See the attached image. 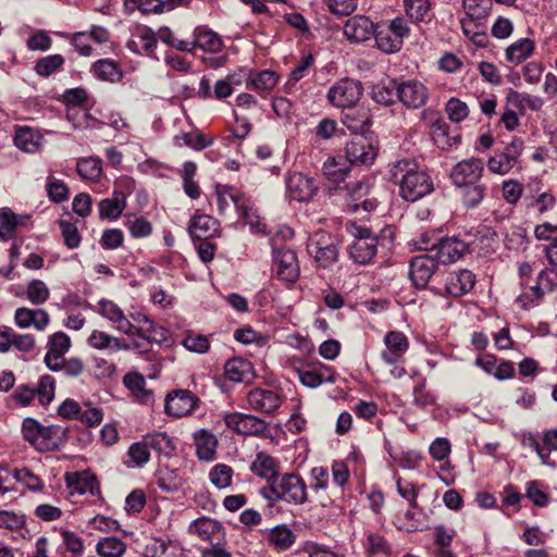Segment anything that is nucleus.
<instances>
[{"label": "nucleus", "mask_w": 557, "mask_h": 557, "mask_svg": "<svg viewBox=\"0 0 557 557\" xmlns=\"http://www.w3.org/2000/svg\"><path fill=\"white\" fill-rule=\"evenodd\" d=\"M95 71L99 78L109 82H119L122 78V72L115 62L110 60H99L95 63Z\"/></svg>", "instance_id": "52"}, {"label": "nucleus", "mask_w": 557, "mask_h": 557, "mask_svg": "<svg viewBox=\"0 0 557 557\" xmlns=\"http://www.w3.org/2000/svg\"><path fill=\"white\" fill-rule=\"evenodd\" d=\"M46 187L48 196L52 201L62 202L67 199L69 189L63 181L49 176Z\"/></svg>", "instance_id": "64"}, {"label": "nucleus", "mask_w": 557, "mask_h": 557, "mask_svg": "<svg viewBox=\"0 0 557 557\" xmlns=\"http://www.w3.org/2000/svg\"><path fill=\"white\" fill-rule=\"evenodd\" d=\"M296 540L294 532L286 525L280 524L270 530L268 541L276 550L288 549Z\"/></svg>", "instance_id": "38"}, {"label": "nucleus", "mask_w": 557, "mask_h": 557, "mask_svg": "<svg viewBox=\"0 0 557 557\" xmlns=\"http://www.w3.org/2000/svg\"><path fill=\"white\" fill-rule=\"evenodd\" d=\"M224 422L230 430L245 436H267L269 424L252 414L231 412L224 416Z\"/></svg>", "instance_id": "6"}, {"label": "nucleus", "mask_w": 557, "mask_h": 557, "mask_svg": "<svg viewBox=\"0 0 557 557\" xmlns=\"http://www.w3.org/2000/svg\"><path fill=\"white\" fill-rule=\"evenodd\" d=\"M36 395L41 405L49 404L54 396V380L50 375H44L40 377L37 388L35 389Z\"/></svg>", "instance_id": "63"}, {"label": "nucleus", "mask_w": 557, "mask_h": 557, "mask_svg": "<svg viewBox=\"0 0 557 557\" xmlns=\"http://www.w3.org/2000/svg\"><path fill=\"white\" fill-rule=\"evenodd\" d=\"M13 478L30 491H41L44 488L41 479L27 468L15 469Z\"/></svg>", "instance_id": "55"}, {"label": "nucleus", "mask_w": 557, "mask_h": 557, "mask_svg": "<svg viewBox=\"0 0 557 557\" xmlns=\"http://www.w3.org/2000/svg\"><path fill=\"white\" fill-rule=\"evenodd\" d=\"M64 63V59L60 54H52L41 58L35 65V71L40 76H49Z\"/></svg>", "instance_id": "54"}, {"label": "nucleus", "mask_w": 557, "mask_h": 557, "mask_svg": "<svg viewBox=\"0 0 557 557\" xmlns=\"http://www.w3.org/2000/svg\"><path fill=\"white\" fill-rule=\"evenodd\" d=\"M438 263L433 255H421L411 259L409 276L417 288L426 287Z\"/></svg>", "instance_id": "13"}, {"label": "nucleus", "mask_w": 557, "mask_h": 557, "mask_svg": "<svg viewBox=\"0 0 557 557\" xmlns=\"http://www.w3.org/2000/svg\"><path fill=\"white\" fill-rule=\"evenodd\" d=\"M463 10L471 21L482 20L488 15L490 0H462Z\"/></svg>", "instance_id": "48"}, {"label": "nucleus", "mask_w": 557, "mask_h": 557, "mask_svg": "<svg viewBox=\"0 0 557 557\" xmlns=\"http://www.w3.org/2000/svg\"><path fill=\"white\" fill-rule=\"evenodd\" d=\"M27 215L15 214L10 208L0 209V238L10 240L14 237L17 227L25 224Z\"/></svg>", "instance_id": "29"}, {"label": "nucleus", "mask_w": 557, "mask_h": 557, "mask_svg": "<svg viewBox=\"0 0 557 557\" xmlns=\"http://www.w3.org/2000/svg\"><path fill=\"white\" fill-rule=\"evenodd\" d=\"M474 283L475 277L471 271L460 270L448 275L445 289L448 295L460 297L470 292Z\"/></svg>", "instance_id": "26"}, {"label": "nucleus", "mask_w": 557, "mask_h": 557, "mask_svg": "<svg viewBox=\"0 0 557 557\" xmlns=\"http://www.w3.org/2000/svg\"><path fill=\"white\" fill-rule=\"evenodd\" d=\"M132 327L128 336L136 335L138 338L150 342L154 335L164 337L165 330L158 326L148 315L141 312L131 314Z\"/></svg>", "instance_id": "23"}, {"label": "nucleus", "mask_w": 557, "mask_h": 557, "mask_svg": "<svg viewBox=\"0 0 557 557\" xmlns=\"http://www.w3.org/2000/svg\"><path fill=\"white\" fill-rule=\"evenodd\" d=\"M391 178L399 184L400 196L407 201H417L433 191V181L418 164L408 159L395 162Z\"/></svg>", "instance_id": "1"}, {"label": "nucleus", "mask_w": 557, "mask_h": 557, "mask_svg": "<svg viewBox=\"0 0 557 557\" xmlns=\"http://www.w3.org/2000/svg\"><path fill=\"white\" fill-rule=\"evenodd\" d=\"M126 201L122 191H114L112 198L102 199L99 205V215L101 219L116 220L125 209Z\"/></svg>", "instance_id": "34"}, {"label": "nucleus", "mask_w": 557, "mask_h": 557, "mask_svg": "<svg viewBox=\"0 0 557 557\" xmlns=\"http://www.w3.org/2000/svg\"><path fill=\"white\" fill-rule=\"evenodd\" d=\"M247 401L252 410L271 414L281 406L282 397L274 391L255 388L248 393Z\"/></svg>", "instance_id": "16"}, {"label": "nucleus", "mask_w": 557, "mask_h": 557, "mask_svg": "<svg viewBox=\"0 0 557 557\" xmlns=\"http://www.w3.org/2000/svg\"><path fill=\"white\" fill-rule=\"evenodd\" d=\"M199 399L188 389H178L168 394L165 398V412L180 418L191 413L198 406Z\"/></svg>", "instance_id": "12"}, {"label": "nucleus", "mask_w": 557, "mask_h": 557, "mask_svg": "<svg viewBox=\"0 0 557 557\" xmlns=\"http://www.w3.org/2000/svg\"><path fill=\"white\" fill-rule=\"evenodd\" d=\"M429 99L424 84L416 79L398 83V100L410 110L423 107Z\"/></svg>", "instance_id": "11"}, {"label": "nucleus", "mask_w": 557, "mask_h": 557, "mask_svg": "<svg viewBox=\"0 0 557 557\" xmlns=\"http://www.w3.org/2000/svg\"><path fill=\"white\" fill-rule=\"evenodd\" d=\"M188 41L190 45L189 52H193L195 48H199L205 52L218 53L223 47V41L220 36L206 27H196L193 40Z\"/></svg>", "instance_id": "24"}, {"label": "nucleus", "mask_w": 557, "mask_h": 557, "mask_svg": "<svg viewBox=\"0 0 557 557\" xmlns=\"http://www.w3.org/2000/svg\"><path fill=\"white\" fill-rule=\"evenodd\" d=\"M88 344L98 350L119 351L131 349V345L127 342L98 330L91 332L88 337Z\"/></svg>", "instance_id": "28"}, {"label": "nucleus", "mask_w": 557, "mask_h": 557, "mask_svg": "<svg viewBox=\"0 0 557 557\" xmlns=\"http://www.w3.org/2000/svg\"><path fill=\"white\" fill-rule=\"evenodd\" d=\"M484 170V162L480 158H469L454 165L450 171L453 184L457 187H463L469 184L478 183Z\"/></svg>", "instance_id": "9"}, {"label": "nucleus", "mask_w": 557, "mask_h": 557, "mask_svg": "<svg viewBox=\"0 0 557 557\" xmlns=\"http://www.w3.org/2000/svg\"><path fill=\"white\" fill-rule=\"evenodd\" d=\"M307 250L322 268H327L337 260L338 252L335 245L321 248L314 244H307Z\"/></svg>", "instance_id": "44"}, {"label": "nucleus", "mask_w": 557, "mask_h": 557, "mask_svg": "<svg viewBox=\"0 0 557 557\" xmlns=\"http://www.w3.org/2000/svg\"><path fill=\"white\" fill-rule=\"evenodd\" d=\"M277 79L278 77L275 72L265 70L257 73L251 78V84L258 91H269L275 87Z\"/></svg>", "instance_id": "59"}, {"label": "nucleus", "mask_w": 557, "mask_h": 557, "mask_svg": "<svg viewBox=\"0 0 557 557\" xmlns=\"http://www.w3.org/2000/svg\"><path fill=\"white\" fill-rule=\"evenodd\" d=\"M76 170L83 180L98 181L102 172L101 160L92 157L79 159Z\"/></svg>", "instance_id": "41"}, {"label": "nucleus", "mask_w": 557, "mask_h": 557, "mask_svg": "<svg viewBox=\"0 0 557 557\" xmlns=\"http://www.w3.org/2000/svg\"><path fill=\"white\" fill-rule=\"evenodd\" d=\"M372 99L382 106H392L395 99H398V82L395 79H384L372 87Z\"/></svg>", "instance_id": "30"}, {"label": "nucleus", "mask_w": 557, "mask_h": 557, "mask_svg": "<svg viewBox=\"0 0 557 557\" xmlns=\"http://www.w3.org/2000/svg\"><path fill=\"white\" fill-rule=\"evenodd\" d=\"M238 199H244V196L236 191L233 187L224 185L216 186V200L220 213H224V211L228 208L230 202H233L236 207V201Z\"/></svg>", "instance_id": "53"}, {"label": "nucleus", "mask_w": 557, "mask_h": 557, "mask_svg": "<svg viewBox=\"0 0 557 557\" xmlns=\"http://www.w3.org/2000/svg\"><path fill=\"white\" fill-rule=\"evenodd\" d=\"M48 345L45 363L51 371H60L62 358L71 347L70 337L63 332H57L49 337Z\"/></svg>", "instance_id": "18"}, {"label": "nucleus", "mask_w": 557, "mask_h": 557, "mask_svg": "<svg viewBox=\"0 0 557 557\" xmlns=\"http://www.w3.org/2000/svg\"><path fill=\"white\" fill-rule=\"evenodd\" d=\"M376 153V141L367 133L356 134L346 145V159L350 164L369 165Z\"/></svg>", "instance_id": "4"}, {"label": "nucleus", "mask_w": 557, "mask_h": 557, "mask_svg": "<svg viewBox=\"0 0 557 557\" xmlns=\"http://www.w3.org/2000/svg\"><path fill=\"white\" fill-rule=\"evenodd\" d=\"M462 200L469 208H474L481 203L485 195V186L474 183L465 186Z\"/></svg>", "instance_id": "56"}, {"label": "nucleus", "mask_w": 557, "mask_h": 557, "mask_svg": "<svg viewBox=\"0 0 557 557\" xmlns=\"http://www.w3.org/2000/svg\"><path fill=\"white\" fill-rule=\"evenodd\" d=\"M346 228L354 237V242L349 247L350 258L359 264L371 262L376 255L377 237L373 235L369 228L359 226L352 222L347 223Z\"/></svg>", "instance_id": "3"}, {"label": "nucleus", "mask_w": 557, "mask_h": 557, "mask_svg": "<svg viewBox=\"0 0 557 557\" xmlns=\"http://www.w3.org/2000/svg\"><path fill=\"white\" fill-rule=\"evenodd\" d=\"M396 487L398 494L408 502L412 509L418 508L419 488L411 482L405 481L401 478L396 480Z\"/></svg>", "instance_id": "58"}, {"label": "nucleus", "mask_w": 557, "mask_h": 557, "mask_svg": "<svg viewBox=\"0 0 557 557\" xmlns=\"http://www.w3.org/2000/svg\"><path fill=\"white\" fill-rule=\"evenodd\" d=\"M506 101L508 104L516 108L521 114L524 113L527 108L532 111H539L544 104L543 99L537 96H531L512 89L507 94Z\"/></svg>", "instance_id": "35"}, {"label": "nucleus", "mask_w": 557, "mask_h": 557, "mask_svg": "<svg viewBox=\"0 0 557 557\" xmlns=\"http://www.w3.org/2000/svg\"><path fill=\"white\" fill-rule=\"evenodd\" d=\"M211 483L218 488H225L232 484L233 469L224 463H219L209 473Z\"/></svg>", "instance_id": "51"}, {"label": "nucleus", "mask_w": 557, "mask_h": 557, "mask_svg": "<svg viewBox=\"0 0 557 557\" xmlns=\"http://www.w3.org/2000/svg\"><path fill=\"white\" fill-rule=\"evenodd\" d=\"M362 84L352 78H342L327 91V100L337 108H351L361 98Z\"/></svg>", "instance_id": "5"}, {"label": "nucleus", "mask_w": 557, "mask_h": 557, "mask_svg": "<svg viewBox=\"0 0 557 557\" xmlns=\"http://www.w3.org/2000/svg\"><path fill=\"white\" fill-rule=\"evenodd\" d=\"M375 41L377 48L385 53L397 52L403 47V41L386 27L375 33Z\"/></svg>", "instance_id": "43"}, {"label": "nucleus", "mask_w": 557, "mask_h": 557, "mask_svg": "<svg viewBox=\"0 0 557 557\" xmlns=\"http://www.w3.org/2000/svg\"><path fill=\"white\" fill-rule=\"evenodd\" d=\"M219 222L211 215L201 214L195 216L189 225V233L193 238L207 239L218 232Z\"/></svg>", "instance_id": "33"}, {"label": "nucleus", "mask_w": 557, "mask_h": 557, "mask_svg": "<svg viewBox=\"0 0 557 557\" xmlns=\"http://www.w3.org/2000/svg\"><path fill=\"white\" fill-rule=\"evenodd\" d=\"M183 346L189 351L203 354L209 350L210 343L205 335L188 333L183 339Z\"/></svg>", "instance_id": "62"}, {"label": "nucleus", "mask_w": 557, "mask_h": 557, "mask_svg": "<svg viewBox=\"0 0 557 557\" xmlns=\"http://www.w3.org/2000/svg\"><path fill=\"white\" fill-rule=\"evenodd\" d=\"M66 487L71 495H97L99 494V482L89 471L73 472L65 474Z\"/></svg>", "instance_id": "19"}, {"label": "nucleus", "mask_w": 557, "mask_h": 557, "mask_svg": "<svg viewBox=\"0 0 557 557\" xmlns=\"http://www.w3.org/2000/svg\"><path fill=\"white\" fill-rule=\"evenodd\" d=\"M96 550L101 557H122L126 552V544L120 539L109 536L97 543Z\"/></svg>", "instance_id": "42"}, {"label": "nucleus", "mask_w": 557, "mask_h": 557, "mask_svg": "<svg viewBox=\"0 0 557 557\" xmlns=\"http://www.w3.org/2000/svg\"><path fill=\"white\" fill-rule=\"evenodd\" d=\"M435 247V260L437 263H453L459 260L466 252L468 246L456 237H441L438 243L432 244Z\"/></svg>", "instance_id": "17"}, {"label": "nucleus", "mask_w": 557, "mask_h": 557, "mask_svg": "<svg viewBox=\"0 0 557 557\" xmlns=\"http://www.w3.org/2000/svg\"><path fill=\"white\" fill-rule=\"evenodd\" d=\"M14 321L21 329L34 326L38 331H44L49 322L50 318L44 309H29V308H17L14 314Z\"/></svg>", "instance_id": "22"}, {"label": "nucleus", "mask_w": 557, "mask_h": 557, "mask_svg": "<svg viewBox=\"0 0 557 557\" xmlns=\"http://www.w3.org/2000/svg\"><path fill=\"white\" fill-rule=\"evenodd\" d=\"M445 110L449 120L455 123L463 121L469 115L468 106L457 98H450L446 103Z\"/></svg>", "instance_id": "60"}, {"label": "nucleus", "mask_w": 557, "mask_h": 557, "mask_svg": "<svg viewBox=\"0 0 557 557\" xmlns=\"http://www.w3.org/2000/svg\"><path fill=\"white\" fill-rule=\"evenodd\" d=\"M196 453L200 460L214 459L218 446L216 437L207 430H200L194 435Z\"/></svg>", "instance_id": "31"}, {"label": "nucleus", "mask_w": 557, "mask_h": 557, "mask_svg": "<svg viewBox=\"0 0 557 557\" xmlns=\"http://www.w3.org/2000/svg\"><path fill=\"white\" fill-rule=\"evenodd\" d=\"M157 484L161 490L172 492L178 490L181 486V479L176 471L165 468L160 470Z\"/></svg>", "instance_id": "61"}, {"label": "nucleus", "mask_w": 557, "mask_h": 557, "mask_svg": "<svg viewBox=\"0 0 557 557\" xmlns=\"http://www.w3.org/2000/svg\"><path fill=\"white\" fill-rule=\"evenodd\" d=\"M236 209L246 224L250 226L251 231L256 233H262L264 231V225L261 224L257 210L248 198L244 197V199H238L236 201Z\"/></svg>", "instance_id": "40"}, {"label": "nucleus", "mask_w": 557, "mask_h": 557, "mask_svg": "<svg viewBox=\"0 0 557 557\" xmlns=\"http://www.w3.org/2000/svg\"><path fill=\"white\" fill-rule=\"evenodd\" d=\"M373 34V23L366 16L356 15L344 25V35L351 41L361 42Z\"/></svg>", "instance_id": "27"}, {"label": "nucleus", "mask_w": 557, "mask_h": 557, "mask_svg": "<svg viewBox=\"0 0 557 557\" xmlns=\"http://www.w3.org/2000/svg\"><path fill=\"white\" fill-rule=\"evenodd\" d=\"M145 440L149 445V448L166 458L172 457L176 451V445L173 438L170 437L165 432L148 434L145 436Z\"/></svg>", "instance_id": "37"}, {"label": "nucleus", "mask_w": 557, "mask_h": 557, "mask_svg": "<svg viewBox=\"0 0 557 557\" xmlns=\"http://www.w3.org/2000/svg\"><path fill=\"white\" fill-rule=\"evenodd\" d=\"M128 456L135 467H141L149 461V445L146 443L145 437L141 442L131 445L128 448Z\"/></svg>", "instance_id": "57"}, {"label": "nucleus", "mask_w": 557, "mask_h": 557, "mask_svg": "<svg viewBox=\"0 0 557 557\" xmlns=\"http://www.w3.org/2000/svg\"><path fill=\"white\" fill-rule=\"evenodd\" d=\"M406 13L413 22H424L429 17V0H405Z\"/></svg>", "instance_id": "49"}, {"label": "nucleus", "mask_w": 557, "mask_h": 557, "mask_svg": "<svg viewBox=\"0 0 557 557\" xmlns=\"http://www.w3.org/2000/svg\"><path fill=\"white\" fill-rule=\"evenodd\" d=\"M386 349L382 351V359L387 364H395L403 359L404 354L408 350L409 343L401 332L391 331L384 339Z\"/></svg>", "instance_id": "21"}, {"label": "nucleus", "mask_w": 557, "mask_h": 557, "mask_svg": "<svg viewBox=\"0 0 557 557\" xmlns=\"http://www.w3.org/2000/svg\"><path fill=\"white\" fill-rule=\"evenodd\" d=\"M535 50V42L530 38H520L507 47L506 60L513 64H520L529 59Z\"/></svg>", "instance_id": "32"}, {"label": "nucleus", "mask_w": 557, "mask_h": 557, "mask_svg": "<svg viewBox=\"0 0 557 557\" xmlns=\"http://www.w3.org/2000/svg\"><path fill=\"white\" fill-rule=\"evenodd\" d=\"M524 149L523 140L515 137L499 154H494L487 160V169L495 174L505 175L518 163Z\"/></svg>", "instance_id": "7"}, {"label": "nucleus", "mask_w": 557, "mask_h": 557, "mask_svg": "<svg viewBox=\"0 0 557 557\" xmlns=\"http://www.w3.org/2000/svg\"><path fill=\"white\" fill-rule=\"evenodd\" d=\"M15 146L25 152H36L41 146V136L29 127H21L14 136Z\"/></svg>", "instance_id": "39"}, {"label": "nucleus", "mask_w": 557, "mask_h": 557, "mask_svg": "<svg viewBox=\"0 0 557 557\" xmlns=\"http://www.w3.org/2000/svg\"><path fill=\"white\" fill-rule=\"evenodd\" d=\"M22 432L24 438L35 446L38 450H51V444L40 440L42 425L32 418H26L22 424Z\"/></svg>", "instance_id": "36"}, {"label": "nucleus", "mask_w": 557, "mask_h": 557, "mask_svg": "<svg viewBox=\"0 0 557 557\" xmlns=\"http://www.w3.org/2000/svg\"><path fill=\"white\" fill-rule=\"evenodd\" d=\"M260 494L270 503L286 500L304 504L307 500V485L299 475L285 473L272 482V485L262 487Z\"/></svg>", "instance_id": "2"}, {"label": "nucleus", "mask_w": 557, "mask_h": 557, "mask_svg": "<svg viewBox=\"0 0 557 557\" xmlns=\"http://www.w3.org/2000/svg\"><path fill=\"white\" fill-rule=\"evenodd\" d=\"M224 369L225 375L228 380L233 382H243L250 372V363L240 358H235L228 360L225 363Z\"/></svg>", "instance_id": "46"}, {"label": "nucleus", "mask_w": 557, "mask_h": 557, "mask_svg": "<svg viewBox=\"0 0 557 557\" xmlns=\"http://www.w3.org/2000/svg\"><path fill=\"white\" fill-rule=\"evenodd\" d=\"M26 295L32 304L42 305L48 300L50 290L45 282L40 280H33L27 285Z\"/></svg>", "instance_id": "50"}, {"label": "nucleus", "mask_w": 557, "mask_h": 557, "mask_svg": "<svg viewBox=\"0 0 557 557\" xmlns=\"http://www.w3.org/2000/svg\"><path fill=\"white\" fill-rule=\"evenodd\" d=\"M322 171L327 180L338 183L346 177L348 168L335 157H329L323 163Z\"/></svg>", "instance_id": "47"}, {"label": "nucleus", "mask_w": 557, "mask_h": 557, "mask_svg": "<svg viewBox=\"0 0 557 557\" xmlns=\"http://www.w3.org/2000/svg\"><path fill=\"white\" fill-rule=\"evenodd\" d=\"M273 262L276 274L283 281L294 283L299 276V265L296 253L290 249H274Z\"/></svg>", "instance_id": "15"}, {"label": "nucleus", "mask_w": 557, "mask_h": 557, "mask_svg": "<svg viewBox=\"0 0 557 557\" xmlns=\"http://www.w3.org/2000/svg\"><path fill=\"white\" fill-rule=\"evenodd\" d=\"M287 196L296 201H309L317 193L315 180L301 172L289 173L285 180Z\"/></svg>", "instance_id": "8"}, {"label": "nucleus", "mask_w": 557, "mask_h": 557, "mask_svg": "<svg viewBox=\"0 0 557 557\" xmlns=\"http://www.w3.org/2000/svg\"><path fill=\"white\" fill-rule=\"evenodd\" d=\"M377 206V199L373 195V188L368 181L356 183L349 189L348 207L350 211L358 212L362 209L364 212L373 211Z\"/></svg>", "instance_id": "14"}, {"label": "nucleus", "mask_w": 557, "mask_h": 557, "mask_svg": "<svg viewBox=\"0 0 557 557\" xmlns=\"http://www.w3.org/2000/svg\"><path fill=\"white\" fill-rule=\"evenodd\" d=\"M98 305L99 313L115 324L116 331L129 335V332L133 330L132 321L126 318L123 310L116 304L111 300H100Z\"/></svg>", "instance_id": "25"}, {"label": "nucleus", "mask_w": 557, "mask_h": 557, "mask_svg": "<svg viewBox=\"0 0 557 557\" xmlns=\"http://www.w3.org/2000/svg\"><path fill=\"white\" fill-rule=\"evenodd\" d=\"M189 534L197 535L200 540L223 545L225 539L224 527L215 519L201 517L194 520L188 527Z\"/></svg>", "instance_id": "10"}, {"label": "nucleus", "mask_w": 557, "mask_h": 557, "mask_svg": "<svg viewBox=\"0 0 557 557\" xmlns=\"http://www.w3.org/2000/svg\"><path fill=\"white\" fill-rule=\"evenodd\" d=\"M326 371L329 372L327 375H324L322 372L318 370L299 371V380L305 386L310 388H315L320 386L323 382L334 383L336 380L335 372L330 371L329 369H326Z\"/></svg>", "instance_id": "45"}, {"label": "nucleus", "mask_w": 557, "mask_h": 557, "mask_svg": "<svg viewBox=\"0 0 557 557\" xmlns=\"http://www.w3.org/2000/svg\"><path fill=\"white\" fill-rule=\"evenodd\" d=\"M250 470L257 476L267 481L268 485H272L280 476V463L271 455L259 451L255 460L250 465Z\"/></svg>", "instance_id": "20"}]
</instances>
